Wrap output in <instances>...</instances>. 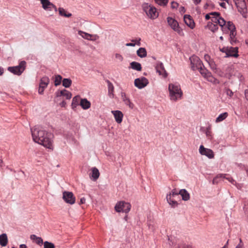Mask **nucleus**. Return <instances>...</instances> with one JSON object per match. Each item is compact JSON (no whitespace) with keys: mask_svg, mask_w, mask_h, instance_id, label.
Instances as JSON below:
<instances>
[{"mask_svg":"<svg viewBox=\"0 0 248 248\" xmlns=\"http://www.w3.org/2000/svg\"><path fill=\"white\" fill-rule=\"evenodd\" d=\"M227 112H224L220 114L216 119V123H219L225 120L228 116Z\"/></svg>","mask_w":248,"mask_h":248,"instance_id":"2f4dec72","label":"nucleus"},{"mask_svg":"<svg viewBox=\"0 0 248 248\" xmlns=\"http://www.w3.org/2000/svg\"><path fill=\"white\" fill-rule=\"evenodd\" d=\"M131 208V205L128 202L121 201L117 203L115 209L117 212L128 213Z\"/></svg>","mask_w":248,"mask_h":248,"instance_id":"423d86ee","label":"nucleus"},{"mask_svg":"<svg viewBox=\"0 0 248 248\" xmlns=\"http://www.w3.org/2000/svg\"><path fill=\"white\" fill-rule=\"evenodd\" d=\"M208 26L209 27V29L212 31V32H215L216 31L218 28L217 25L213 24L212 23H208Z\"/></svg>","mask_w":248,"mask_h":248,"instance_id":"58836bf2","label":"nucleus"},{"mask_svg":"<svg viewBox=\"0 0 248 248\" xmlns=\"http://www.w3.org/2000/svg\"><path fill=\"white\" fill-rule=\"evenodd\" d=\"M42 8L46 11H51V6H53V3H51L49 0H44L41 3Z\"/></svg>","mask_w":248,"mask_h":248,"instance_id":"412c9836","label":"nucleus"},{"mask_svg":"<svg viewBox=\"0 0 248 248\" xmlns=\"http://www.w3.org/2000/svg\"><path fill=\"white\" fill-rule=\"evenodd\" d=\"M227 55L225 56V58H228L230 57H233L234 58H237L239 56L238 54V47H228Z\"/></svg>","mask_w":248,"mask_h":248,"instance_id":"2eb2a0df","label":"nucleus"},{"mask_svg":"<svg viewBox=\"0 0 248 248\" xmlns=\"http://www.w3.org/2000/svg\"><path fill=\"white\" fill-rule=\"evenodd\" d=\"M225 92L229 97H232L233 94V93L229 88H226L225 89Z\"/></svg>","mask_w":248,"mask_h":248,"instance_id":"37998d69","label":"nucleus"},{"mask_svg":"<svg viewBox=\"0 0 248 248\" xmlns=\"http://www.w3.org/2000/svg\"><path fill=\"white\" fill-rule=\"evenodd\" d=\"M33 140L34 142L51 149L52 146V135L40 126L31 128Z\"/></svg>","mask_w":248,"mask_h":248,"instance_id":"f257e3e1","label":"nucleus"},{"mask_svg":"<svg viewBox=\"0 0 248 248\" xmlns=\"http://www.w3.org/2000/svg\"><path fill=\"white\" fill-rule=\"evenodd\" d=\"M138 56L140 58H144L147 56V51L145 48L140 47L137 51Z\"/></svg>","mask_w":248,"mask_h":248,"instance_id":"c756f323","label":"nucleus"},{"mask_svg":"<svg viewBox=\"0 0 248 248\" xmlns=\"http://www.w3.org/2000/svg\"><path fill=\"white\" fill-rule=\"evenodd\" d=\"M220 16H212L211 17V20L213 22L217 23L219 20V18H220Z\"/></svg>","mask_w":248,"mask_h":248,"instance_id":"49530a36","label":"nucleus"},{"mask_svg":"<svg viewBox=\"0 0 248 248\" xmlns=\"http://www.w3.org/2000/svg\"><path fill=\"white\" fill-rule=\"evenodd\" d=\"M81 99L79 95L75 96L73 98L71 106L72 109H74L77 107L79 105L80 101Z\"/></svg>","mask_w":248,"mask_h":248,"instance_id":"bb28decb","label":"nucleus"},{"mask_svg":"<svg viewBox=\"0 0 248 248\" xmlns=\"http://www.w3.org/2000/svg\"><path fill=\"white\" fill-rule=\"evenodd\" d=\"M229 33V40L232 45H235L238 41L237 40L236 35V28L234 24L232 21H228V33Z\"/></svg>","mask_w":248,"mask_h":248,"instance_id":"20e7f679","label":"nucleus"},{"mask_svg":"<svg viewBox=\"0 0 248 248\" xmlns=\"http://www.w3.org/2000/svg\"><path fill=\"white\" fill-rule=\"evenodd\" d=\"M66 102L64 101H62L61 103H60V105L62 107H64L66 105Z\"/></svg>","mask_w":248,"mask_h":248,"instance_id":"052dcab7","label":"nucleus"},{"mask_svg":"<svg viewBox=\"0 0 248 248\" xmlns=\"http://www.w3.org/2000/svg\"><path fill=\"white\" fill-rule=\"evenodd\" d=\"M155 68L156 73H157L159 75L162 76V77L164 78H166L167 77L168 73L166 72V70L165 69L164 65L162 62H156L155 64Z\"/></svg>","mask_w":248,"mask_h":248,"instance_id":"f8f14e48","label":"nucleus"},{"mask_svg":"<svg viewBox=\"0 0 248 248\" xmlns=\"http://www.w3.org/2000/svg\"><path fill=\"white\" fill-rule=\"evenodd\" d=\"M208 64L212 70H216L217 65L213 61L208 62Z\"/></svg>","mask_w":248,"mask_h":248,"instance_id":"a19ab883","label":"nucleus"},{"mask_svg":"<svg viewBox=\"0 0 248 248\" xmlns=\"http://www.w3.org/2000/svg\"><path fill=\"white\" fill-rule=\"evenodd\" d=\"M79 105L83 109H87L90 108L91 103L86 98H83L80 100Z\"/></svg>","mask_w":248,"mask_h":248,"instance_id":"4be33fe9","label":"nucleus"},{"mask_svg":"<svg viewBox=\"0 0 248 248\" xmlns=\"http://www.w3.org/2000/svg\"><path fill=\"white\" fill-rule=\"evenodd\" d=\"M168 90L171 101L176 102L182 99L183 93L178 83H170L168 85Z\"/></svg>","mask_w":248,"mask_h":248,"instance_id":"f03ea898","label":"nucleus"},{"mask_svg":"<svg viewBox=\"0 0 248 248\" xmlns=\"http://www.w3.org/2000/svg\"><path fill=\"white\" fill-rule=\"evenodd\" d=\"M19 248H27V247L26 245L25 244H21L20 246H19Z\"/></svg>","mask_w":248,"mask_h":248,"instance_id":"774afa93","label":"nucleus"},{"mask_svg":"<svg viewBox=\"0 0 248 248\" xmlns=\"http://www.w3.org/2000/svg\"><path fill=\"white\" fill-rule=\"evenodd\" d=\"M130 66L132 69L138 71H141L142 68L141 64L139 62H131L130 63Z\"/></svg>","mask_w":248,"mask_h":248,"instance_id":"7c9ffc66","label":"nucleus"},{"mask_svg":"<svg viewBox=\"0 0 248 248\" xmlns=\"http://www.w3.org/2000/svg\"><path fill=\"white\" fill-rule=\"evenodd\" d=\"M205 18L206 20H209L210 18H211V17H210V13L208 14H206L205 15Z\"/></svg>","mask_w":248,"mask_h":248,"instance_id":"680f3d73","label":"nucleus"},{"mask_svg":"<svg viewBox=\"0 0 248 248\" xmlns=\"http://www.w3.org/2000/svg\"><path fill=\"white\" fill-rule=\"evenodd\" d=\"M108 84V94L110 98L114 97V86L112 83L108 80L106 81Z\"/></svg>","mask_w":248,"mask_h":248,"instance_id":"a878e982","label":"nucleus"},{"mask_svg":"<svg viewBox=\"0 0 248 248\" xmlns=\"http://www.w3.org/2000/svg\"><path fill=\"white\" fill-rule=\"evenodd\" d=\"M121 96L122 99L125 105L128 106L129 108L132 109L134 108V104L130 101V99L126 96L124 92H121Z\"/></svg>","mask_w":248,"mask_h":248,"instance_id":"a211bd4d","label":"nucleus"},{"mask_svg":"<svg viewBox=\"0 0 248 248\" xmlns=\"http://www.w3.org/2000/svg\"><path fill=\"white\" fill-rule=\"evenodd\" d=\"M199 153L202 155H205L209 159L213 158L214 157L213 151L211 149L205 148L202 145L200 146Z\"/></svg>","mask_w":248,"mask_h":248,"instance_id":"ddd939ff","label":"nucleus"},{"mask_svg":"<svg viewBox=\"0 0 248 248\" xmlns=\"http://www.w3.org/2000/svg\"><path fill=\"white\" fill-rule=\"evenodd\" d=\"M235 4L238 8V10L240 13H246L247 9L246 4L244 0H241V1H235Z\"/></svg>","mask_w":248,"mask_h":248,"instance_id":"aec40b11","label":"nucleus"},{"mask_svg":"<svg viewBox=\"0 0 248 248\" xmlns=\"http://www.w3.org/2000/svg\"><path fill=\"white\" fill-rule=\"evenodd\" d=\"M111 113L114 115L115 120L118 124H120L123 121V114L120 110H112Z\"/></svg>","mask_w":248,"mask_h":248,"instance_id":"f3484780","label":"nucleus"},{"mask_svg":"<svg viewBox=\"0 0 248 248\" xmlns=\"http://www.w3.org/2000/svg\"><path fill=\"white\" fill-rule=\"evenodd\" d=\"M60 93L62 94V96L65 97L66 99H70L72 97L71 93L65 89L61 91Z\"/></svg>","mask_w":248,"mask_h":248,"instance_id":"f704fd0d","label":"nucleus"},{"mask_svg":"<svg viewBox=\"0 0 248 248\" xmlns=\"http://www.w3.org/2000/svg\"><path fill=\"white\" fill-rule=\"evenodd\" d=\"M180 194H179V192H177L175 189H173L171 190V191L167 195H170L171 197H174L175 196H178Z\"/></svg>","mask_w":248,"mask_h":248,"instance_id":"79ce46f5","label":"nucleus"},{"mask_svg":"<svg viewBox=\"0 0 248 248\" xmlns=\"http://www.w3.org/2000/svg\"><path fill=\"white\" fill-rule=\"evenodd\" d=\"M179 194L182 196L183 201H187L190 199V195L187 190L185 189H182L179 191Z\"/></svg>","mask_w":248,"mask_h":248,"instance_id":"b1692460","label":"nucleus"},{"mask_svg":"<svg viewBox=\"0 0 248 248\" xmlns=\"http://www.w3.org/2000/svg\"><path fill=\"white\" fill-rule=\"evenodd\" d=\"M179 11L182 14L184 13L186 11L184 7H183V6L180 7V9H179Z\"/></svg>","mask_w":248,"mask_h":248,"instance_id":"6e6d98bb","label":"nucleus"},{"mask_svg":"<svg viewBox=\"0 0 248 248\" xmlns=\"http://www.w3.org/2000/svg\"><path fill=\"white\" fill-rule=\"evenodd\" d=\"M44 248H55V246L53 243L46 241L44 242Z\"/></svg>","mask_w":248,"mask_h":248,"instance_id":"ea45409f","label":"nucleus"},{"mask_svg":"<svg viewBox=\"0 0 248 248\" xmlns=\"http://www.w3.org/2000/svg\"><path fill=\"white\" fill-rule=\"evenodd\" d=\"M217 23L221 27V30L223 33H228V22L226 21L221 17L219 18Z\"/></svg>","mask_w":248,"mask_h":248,"instance_id":"dca6fc26","label":"nucleus"},{"mask_svg":"<svg viewBox=\"0 0 248 248\" xmlns=\"http://www.w3.org/2000/svg\"><path fill=\"white\" fill-rule=\"evenodd\" d=\"M245 95L246 99L248 101V90H246L245 91Z\"/></svg>","mask_w":248,"mask_h":248,"instance_id":"bf43d9fd","label":"nucleus"},{"mask_svg":"<svg viewBox=\"0 0 248 248\" xmlns=\"http://www.w3.org/2000/svg\"><path fill=\"white\" fill-rule=\"evenodd\" d=\"M52 9H54L55 12H57L58 11V9L56 7V6L53 4V6H51V11Z\"/></svg>","mask_w":248,"mask_h":248,"instance_id":"e2e57ef3","label":"nucleus"},{"mask_svg":"<svg viewBox=\"0 0 248 248\" xmlns=\"http://www.w3.org/2000/svg\"><path fill=\"white\" fill-rule=\"evenodd\" d=\"M178 3L175 1H172L171 3V8L172 9H176L178 7Z\"/></svg>","mask_w":248,"mask_h":248,"instance_id":"a18cd8bd","label":"nucleus"},{"mask_svg":"<svg viewBox=\"0 0 248 248\" xmlns=\"http://www.w3.org/2000/svg\"><path fill=\"white\" fill-rule=\"evenodd\" d=\"M72 84V80L70 78H64L62 80V85L65 88H69Z\"/></svg>","mask_w":248,"mask_h":248,"instance_id":"e433bc0d","label":"nucleus"},{"mask_svg":"<svg viewBox=\"0 0 248 248\" xmlns=\"http://www.w3.org/2000/svg\"><path fill=\"white\" fill-rule=\"evenodd\" d=\"M189 60L190 61L191 69L194 71L201 68V66L203 67L202 62L200 58L196 56L193 55L191 56L190 57Z\"/></svg>","mask_w":248,"mask_h":248,"instance_id":"0eeeda50","label":"nucleus"},{"mask_svg":"<svg viewBox=\"0 0 248 248\" xmlns=\"http://www.w3.org/2000/svg\"><path fill=\"white\" fill-rule=\"evenodd\" d=\"M148 83V80L145 77L137 78L134 81L135 86L140 89L144 88Z\"/></svg>","mask_w":248,"mask_h":248,"instance_id":"9b49d317","label":"nucleus"},{"mask_svg":"<svg viewBox=\"0 0 248 248\" xmlns=\"http://www.w3.org/2000/svg\"><path fill=\"white\" fill-rule=\"evenodd\" d=\"M228 46L227 47H223L222 48H220V51L222 52L225 53L226 55H227V53L228 51Z\"/></svg>","mask_w":248,"mask_h":248,"instance_id":"09e8293b","label":"nucleus"},{"mask_svg":"<svg viewBox=\"0 0 248 248\" xmlns=\"http://www.w3.org/2000/svg\"><path fill=\"white\" fill-rule=\"evenodd\" d=\"M140 38H138L135 40H132L131 42L132 43H129L126 44V46H135L136 44H137L138 46H140Z\"/></svg>","mask_w":248,"mask_h":248,"instance_id":"72a5a7b5","label":"nucleus"},{"mask_svg":"<svg viewBox=\"0 0 248 248\" xmlns=\"http://www.w3.org/2000/svg\"><path fill=\"white\" fill-rule=\"evenodd\" d=\"M62 80V77L60 75H57L55 76L54 78V85L57 86L61 84Z\"/></svg>","mask_w":248,"mask_h":248,"instance_id":"c9c22d12","label":"nucleus"},{"mask_svg":"<svg viewBox=\"0 0 248 248\" xmlns=\"http://www.w3.org/2000/svg\"><path fill=\"white\" fill-rule=\"evenodd\" d=\"M226 178L228 179L230 182H231L232 184H233V182H234V181L231 177H226Z\"/></svg>","mask_w":248,"mask_h":248,"instance_id":"338daca9","label":"nucleus"},{"mask_svg":"<svg viewBox=\"0 0 248 248\" xmlns=\"http://www.w3.org/2000/svg\"><path fill=\"white\" fill-rule=\"evenodd\" d=\"M210 15L213 16H220V14H219V13L216 12H211V13H210Z\"/></svg>","mask_w":248,"mask_h":248,"instance_id":"5fc2aeb1","label":"nucleus"},{"mask_svg":"<svg viewBox=\"0 0 248 248\" xmlns=\"http://www.w3.org/2000/svg\"><path fill=\"white\" fill-rule=\"evenodd\" d=\"M8 243V238L6 233L0 235V245L5 247Z\"/></svg>","mask_w":248,"mask_h":248,"instance_id":"c85d7f7f","label":"nucleus"},{"mask_svg":"<svg viewBox=\"0 0 248 248\" xmlns=\"http://www.w3.org/2000/svg\"><path fill=\"white\" fill-rule=\"evenodd\" d=\"M62 199L65 202L69 204H73L76 201L73 193L69 191H64L62 193Z\"/></svg>","mask_w":248,"mask_h":248,"instance_id":"6e6552de","label":"nucleus"},{"mask_svg":"<svg viewBox=\"0 0 248 248\" xmlns=\"http://www.w3.org/2000/svg\"><path fill=\"white\" fill-rule=\"evenodd\" d=\"M85 201H86L85 198L83 197V198L80 199L79 204H83V203H84L85 202Z\"/></svg>","mask_w":248,"mask_h":248,"instance_id":"4d7b16f0","label":"nucleus"},{"mask_svg":"<svg viewBox=\"0 0 248 248\" xmlns=\"http://www.w3.org/2000/svg\"><path fill=\"white\" fill-rule=\"evenodd\" d=\"M244 209L246 214L248 215V207L247 205H245V206L244 207Z\"/></svg>","mask_w":248,"mask_h":248,"instance_id":"0e129e2a","label":"nucleus"},{"mask_svg":"<svg viewBox=\"0 0 248 248\" xmlns=\"http://www.w3.org/2000/svg\"><path fill=\"white\" fill-rule=\"evenodd\" d=\"M167 21L170 27L179 34L182 32V30L180 28L178 22L172 17H168Z\"/></svg>","mask_w":248,"mask_h":248,"instance_id":"9d476101","label":"nucleus"},{"mask_svg":"<svg viewBox=\"0 0 248 248\" xmlns=\"http://www.w3.org/2000/svg\"><path fill=\"white\" fill-rule=\"evenodd\" d=\"M219 5L223 8H226V3L225 2H221L219 3Z\"/></svg>","mask_w":248,"mask_h":248,"instance_id":"69168bd1","label":"nucleus"},{"mask_svg":"<svg viewBox=\"0 0 248 248\" xmlns=\"http://www.w3.org/2000/svg\"><path fill=\"white\" fill-rule=\"evenodd\" d=\"M115 58L118 59L120 62H122L123 61V57L122 55L119 53H116L115 54Z\"/></svg>","mask_w":248,"mask_h":248,"instance_id":"de8ad7c7","label":"nucleus"},{"mask_svg":"<svg viewBox=\"0 0 248 248\" xmlns=\"http://www.w3.org/2000/svg\"><path fill=\"white\" fill-rule=\"evenodd\" d=\"M200 73L205 78L211 77V73L207 70L204 66H201V68L198 69Z\"/></svg>","mask_w":248,"mask_h":248,"instance_id":"393cba45","label":"nucleus"},{"mask_svg":"<svg viewBox=\"0 0 248 248\" xmlns=\"http://www.w3.org/2000/svg\"><path fill=\"white\" fill-rule=\"evenodd\" d=\"M160 6H165L167 5L169 0H154Z\"/></svg>","mask_w":248,"mask_h":248,"instance_id":"4c0bfd02","label":"nucleus"},{"mask_svg":"<svg viewBox=\"0 0 248 248\" xmlns=\"http://www.w3.org/2000/svg\"><path fill=\"white\" fill-rule=\"evenodd\" d=\"M173 198L170 195H167L166 199L168 203L172 207L174 208L178 205V202Z\"/></svg>","mask_w":248,"mask_h":248,"instance_id":"cd10ccee","label":"nucleus"},{"mask_svg":"<svg viewBox=\"0 0 248 248\" xmlns=\"http://www.w3.org/2000/svg\"><path fill=\"white\" fill-rule=\"evenodd\" d=\"M243 246V244H242V240L240 239V243L236 246L235 248H242Z\"/></svg>","mask_w":248,"mask_h":248,"instance_id":"864d4df0","label":"nucleus"},{"mask_svg":"<svg viewBox=\"0 0 248 248\" xmlns=\"http://www.w3.org/2000/svg\"><path fill=\"white\" fill-rule=\"evenodd\" d=\"M38 237H39L38 236H37L35 234H31L30 236L31 239L33 240V241H35L36 240H37L38 238Z\"/></svg>","mask_w":248,"mask_h":248,"instance_id":"8fccbe9b","label":"nucleus"},{"mask_svg":"<svg viewBox=\"0 0 248 248\" xmlns=\"http://www.w3.org/2000/svg\"><path fill=\"white\" fill-rule=\"evenodd\" d=\"M59 13L60 15L62 16L66 17H69L71 16L72 14L71 13H67L65 9H64L63 8H59Z\"/></svg>","mask_w":248,"mask_h":248,"instance_id":"473e14b6","label":"nucleus"},{"mask_svg":"<svg viewBox=\"0 0 248 248\" xmlns=\"http://www.w3.org/2000/svg\"><path fill=\"white\" fill-rule=\"evenodd\" d=\"M204 59L208 63V62L212 61V60H211L210 57L207 54L204 55Z\"/></svg>","mask_w":248,"mask_h":248,"instance_id":"3c124183","label":"nucleus"},{"mask_svg":"<svg viewBox=\"0 0 248 248\" xmlns=\"http://www.w3.org/2000/svg\"><path fill=\"white\" fill-rule=\"evenodd\" d=\"M143 11L146 13V15L151 19H155L158 16V14L156 11V8L147 3H144L142 5Z\"/></svg>","mask_w":248,"mask_h":248,"instance_id":"7ed1b4c3","label":"nucleus"},{"mask_svg":"<svg viewBox=\"0 0 248 248\" xmlns=\"http://www.w3.org/2000/svg\"><path fill=\"white\" fill-rule=\"evenodd\" d=\"M192 1L195 5H198L201 2V0H192Z\"/></svg>","mask_w":248,"mask_h":248,"instance_id":"13d9d810","label":"nucleus"},{"mask_svg":"<svg viewBox=\"0 0 248 248\" xmlns=\"http://www.w3.org/2000/svg\"><path fill=\"white\" fill-rule=\"evenodd\" d=\"M185 23L190 28L193 29L195 27V23L190 15H185L184 16Z\"/></svg>","mask_w":248,"mask_h":248,"instance_id":"6ab92c4d","label":"nucleus"},{"mask_svg":"<svg viewBox=\"0 0 248 248\" xmlns=\"http://www.w3.org/2000/svg\"><path fill=\"white\" fill-rule=\"evenodd\" d=\"M35 242L37 244H38V245H40V246H41V245H43V244H44V243H43V239H42L41 237H38V238L37 240H36V241H35Z\"/></svg>","mask_w":248,"mask_h":248,"instance_id":"c03bdc74","label":"nucleus"},{"mask_svg":"<svg viewBox=\"0 0 248 248\" xmlns=\"http://www.w3.org/2000/svg\"><path fill=\"white\" fill-rule=\"evenodd\" d=\"M78 34L84 39L93 41H95L99 38L97 34H91L81 31H78Z\"/></svg>","mask_w":248,"mask_h":248,"instance_id":"4468645a","label":"nucleus"},{"mask_svg":"<svg viewBox=\"0 0 248 248\" xmlns=\"http://www.w3.org/2000/svg\"><path fill=\"white\" fill-rule=\"evenodd\" d=\"M100 175L98 170L93 167L92 169V173L90 175V178L93 181H96L99 177Z\"/></svg>","mask_w":248,"mask_h":248,"instance_id":"5701e85b","label":"nucleus"},{"mask_svg":"<svg viewBox=\"0 0 248 248\" xmlns=\"http://www.w3.org/2000/svg\"><path fill=\"white\" fill-rule=\"evenodd\" d=\"M179 248H192V246L188 245H184L180 246Z\"/></svg>","mask_w":248,"mask_h":248,"instance_id":"603ef678","label":"nucleus"},{"mask_svg":"<svg viewBox=\"0 0 248 248\" xmlns=\"http://www.w3.org/2000/svg\"><path fill=\"white\" fill-rule=\"evenodd\" d=\"M49 83V78L46 76L42 77L40 80L38 89V93L43 94L44 90L47 87Z\"/></svg>","mask_w":248,"mask_h":248,"instance_id":"1a4fd4ad","label":"nucleus"},{"mask_svg":"<svg viewBox=\"0 0 248 248\" xmlns=\"http://www.w3.org/2000/svg\"><path fill=\"white\" fill-rule=\"evenodd\" d=\"M26 64V62L25 61H21L17 66L8 67V70L14 75L20 76L25 70Z\"/></svg>","mask_w":248,"mask_h":248,"instance_id":"39448f33","label":"nucleus"}]
</instances>
